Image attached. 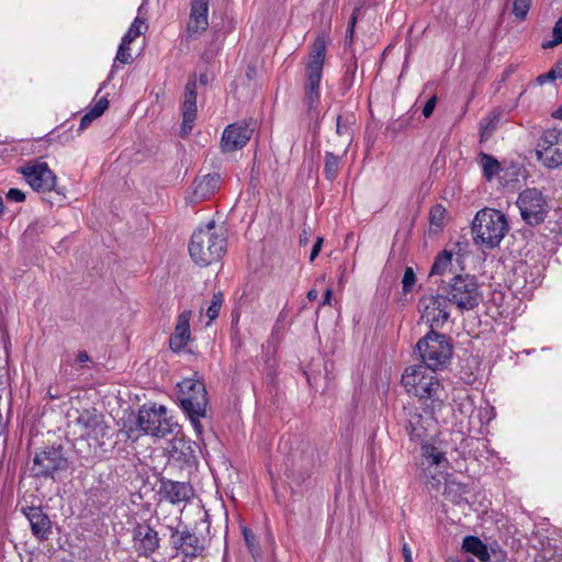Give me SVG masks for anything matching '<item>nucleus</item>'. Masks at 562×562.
<instances>
[{
	"mask_svg": "<svg viewBox=\"0 0 562 562\" xmlns=\"http://www.w3.org/2000/svg\"><path fill=\"white\" fill-rule=\"evenodd\" d=\"M112 436L111 427L103 423L88 432L85 438L76 440V451L85 462H89L92 458H101L109 450L108 441Z\"/></svg>",
	"mask_w": 562,
	"mask_h": 562,
	"instance_id": "obj_14",
	"label": "nucleus"
},
{
	"mask_svg": "<svg viewBox=\"0 0 562 562\" xmlns=\"http://www.w3.org/2000/svg\"><path fill=\"white\" fill-rule=\"evenodd\" d=\"M223 294L221 292L213 294L211 304L207 307L206 315L210 322L214 321L221 311L223 304Z\"/></svg>",
	"mask_w": 562,
	"mask_h": 562,
	"instance_id": "obj_39",
	"label": "nucleus"
},
{
	"mask_svg": "<svg viewBox=\"0 0 562 562\" xmlns=\"http://www.w3.org/2000/svg\"><path fill=\"white\" fill-rule=\"evenodd\" d=\"M221 186V176L218 173H207L203 176L194 186V195L205 200L210 198Z\"/></svg>",
	"mask_w": 562,
	"mask_h": 562,
	"instance_id": "obj_25",
	"label": "nucleus"
},
{
	"mask_svg": "<svg viewBox=\"0 0 562 562\" xmlns=\"http://www.w3.org/2000/svg\"><path fill=\"white\" fill-rule=\"evenodd\" d=\"M359 12H360V8H355L352 11V14L350 16L348 27L346 31V36H345V45L346 46H351V44H352L353 36H355V27H356V24L358 21Z\"/></svg>",
	"mask_w": 562,
	"mask_h": 562,
	"instance_id": "obj_41",
	"label": "nucleus"
},
{
	"mask_svg": "<svg viewBox=\"0 0 562 562\" xmlns=\"http://www.w3.org/2000/svg\"><path fill=\"white\" fill-rule=\"evenodd\" d=\"M323 241H324L323 237H317V239L312 248L311 255H310V261H314L316 259V257L318 256V254L322 249Z\"/></svg>",
	"mask_w": 562,
	"mask_h": 562,
	"instance_id": "obj_48",
	"label": "nucleus"
},
{
	"mask_svg": "<svg viewBox=\"0 0 562 562\" xmlns=\"http://www.w3.org/2000/svg\"><path fill=\"white\" fill-rule=\"evenodd\" d=\"M331 296H333V290L331 289H327L324 293V299H323V305H330V302H331Z\"/></svg>",
	"mask_w": 562,
	"mask_h": 562,
	"instance_id": "obj_53",
	"label": "nucleus"
},
{
	"mask_svg": "<svg viewBox=\"0 0 562 562\" xmlns=\"http://www.w3.org/2000/svg\"><path fill=\"white\" fill-rule=\"evenodd\" d=\"M130 45L131 43L130 42H125V40L122 38L121 41V44L117 48V52H116V56H115V59H114V65L112 67V70L116 67L115 63H121V64H130L132 63V55L130 53Z\"/></svg>",
	"mask_w": 562,
	"mask_h": 562,
	"instance_id": "obj_36",
	"label": "nucleus"
},
{
	"mask_svg": "<svg viewBox=\"0 0 562 562\" xmlns=\"http://www.w3.org/2000/svg\"><path fill=\"white\" fill-rule=\"evenodd\" d=\"M326 56V43L317 37L311 48L304 69L303 104L313 116L321 101V81Z\"/></svg>",
	"mask_w": 562,
	"mask_h": 562,
	"instance_id": "obj_3",
	"label": "nucleus"
},
{
	"mask_svg": "<svg viewBox=\"0 0 562 562\" xmlns=\"http://www.w3.org/2000/svg\"><path fill=\"white\" fill-rule=\"evenodd\" d=\"M190 12L186 25L187 38H198L209 27L210 0H190Z\"/></svg>",
	"mask_w": 562,
	"mask_h": 562,
	"instance_id": "obj_18",
	"label": "nucleus"
},
{
	"mask_svg": "<svg viewBox=\"0 0 562 562\" xmlns=\"http://www.w3.org/2000/svg\"><path fill=\"white\" fill-rule=\"evenodd\" d=\"M67 367H68V364H65V363H63L60 366V370H59L60 379L68 380L67 375L69 373H68V368Z\"/></svg>",
	"mask_w": 562,
	"mask_h": 562,
	"instance_id": "obj_54",
	"label": "nucleus"
},
{
	"mask_svg": "<svg viewBox=\"0 0 562 562\" xmlns=\"http://www.w3.org/2000/svg\"><path fill=\"white\" fill-rule=\"evenodd\" d=\"M76 360L79 363H86V362L90 361V357L87 351L82 350V351L78 352Z\"/></svg>",
	"mask_w": 562,
	"mask_h": 562,
	"instance_id": "obj_52",
	"label": "nucleus"
},
{
	"mask_svg": "<svg viewBox=\"0 0 562 562\" xmlns=\"http://www.w3.org/2000/svg\"><path fill=\"white\" fill-rule=\"evenodd\" d=\"M498 123L497 115L485 117L480 123V140L485 142L487 140L494 131L496 130Z\"/></svg>",
	"mask_w": 562,
	"mask_h": 562,
	"instance_id": "obj_33",
	"label": "nucleus"
},
{
	"mask_svg": "<svg viewBox=\"0 0 562 562\" xmlns=\"http://www.w3.org/2000/svg\"><path fill=\"white\" fill-rule=\"evenodd\" d=\"M26 182L38 192L50 191L56 183V177L46 162L34 160L21 168Z\"/></svg>",
	"mask_w": 562,
	"mask_h": 562,
	"instance_id": "obj_16",
	"label": "nucleus"
},
{
	"mask_svg": "<svg viewBox=\"0 0 562 562\" xmlns=\"http://www.w3.org/2000/svg\"><path fill=\"white\" fill-rule=\"evenodd\" d=\"M450 303L442 292L424 295L418 301L420 319L430 327V330L442 328L450 317Z\"/></svg>",
	"mask_w": 562,
	"mask_h": 562,
	"instance_id": "obj_12",
	"label": "nucleus"
},
{
	"mask_svg": "<svg viewBox=\"0 0 562 562\" xmlns=\"http://www.w3.org/2000/svg\"><path fill=\"white\" fill-rule=\"evenodd\" d=\"M507 231L508 223L505 215L494 209L479 211L472 222L475 244L490 249L499 245Z\"/></svg>",
	"mask_w": 562,
	"mask_h": 562,
	"instance_id": "obj_6",
	"label": "nucleus"
},
{
	"mask_svg": "<svg viewBox=\"0 0 562 562\" xmlns=\"http://www.w3.org/2000/svg\"><path fill=\"white\" fill-rule=\"evenodd\" d=\"M178 400L189 417L194 431L200 437L203 432L201 418L206 415L207 393L202 380L187 378L178 383Z\"/></svg>",
	"mask_w": 562,
	"mask_h": 562,
	"instance_id": "obj_4",
	"label": "nucleus"
},
{
	"mask_svg": "<svg viewBox=\"0 0 562 562\" xmlns=\"http://www.w3.org/2000/svg\"><path fill=\"white\" fill-rule=\"evenodd\" d=\"M415 283H416L415 272H414L413 268L407 267L405 269V271H404V276H403V279H402L403 292L405 294L412 292L413 286L415 285Z\"/></svg>",
	"mask_w": 562,
	"mask_h": 562,
	"instance_id": "obj_42",
	"label": "nucleus"
},
{
	"mask_svg": "<svg viewBox=\"0 0 562 562\" xmlns=\"http://www.w3.org/2000/svg\"><path fill=\"white\" fill-rule=\"evenodd\" d=\"M532 0H514L513 2V13L519 20H525Z\"/></svg>",
	"mask_w": 562,
	"mask_h": 562,
	"instance_id": "obj_40",
	"label": "nucleus"
},
{
	"mask_svg": "<svg viewBox=\"0 0 562 562\" xmlns=\"http://www.w3.org/2000/svg\"><path fill=\"white\" fill-rule=\"evenodd\" d=\"M446 454V448L435 438L420 445V458L417 462L418 470L420 471L419 475L432 486L440 483L437 476L441 475L448 467L449 462Z\"/></svg>",
	"mask_w": 562,
	"mask_h": 562,
	"instance_id": "obj_8",
	"label": "nucleus"
},
{
	"mask_svg": "<svg viewBox=\"0 0 562 562\" xmlns=\"http://www.w3.org/2000/svg\"><path fill=\"white\" fill-rule=\"evenodd\" d=\"M445 215H446V209L442 205L437 204V205L432 206L429 212L430 225L435 226L437 228H441L442 224H443Z\"/></svg>",
	"mask_w": 562,
	"mask_h": 562,
	"instance_id": "obj_38",
	"label": "nucleus"
},
{
	"mask_svg": "<svg viewBox=\"0 0 562 562\" xmlns=\"http://www.w3.org/2000/svg\"><path fill=\"white\" fill-rule=\"evenodd\" d=\"M108 106H109L108 99L105 97H102L94 103V105L92 106L90 112L94 115V117L98 119L99 116H101L104 113V111L108 109Z\"/></svg>",
	"mask_w": 562,
	"mask_h": 562,
	"instance_id": "obj_44",
	"label": "nucleus"
},
{
	"mask_svg": "<svg viewBox=\"0 0 562 562\" xmlns=\"http://www.w3.org/2000/svg\"><path fill=\"white\" fill-rule=\"evenodd\" d=\"M516 204L521 218L530 226L543 223L550 210L548 199L537 188H528L521 191Z\"/></svg>",
	"mask_w": 562,
	"mask_h": 562,
	"instance_id": "obj_11",
	"label": "nucleus"
},
{
	"mask_svg": "<svg viewBox=\"0 0 562 562\" xmlns=\"http://www.w3.org/2000/svg\"><path fill=\"white\" fill-rule=\"evenodd\" d=\"M170 544L179 554L190 559L202 555L205 549L204 539L186 526L182 529L170 527Z\"/></svg>",
	"mask_w": 562,
	"mask_h": 562,
	"instance_id": "obj_15",
	"label": "nucleus"
},
{
	"mask_svg": "<svg viewBox=\"0 0 562 562\" xmlns=\"http://www.w3.org/2000/svg\"><path fill=\"white\" fill-rule=\"evenodd\" d=\"M137 427L146 435L164 438L173 432L177 423L168 417L167 408L164 405L142 406L137 415Z\"/></svg>",
	"mask_w": 562,
	"mask_h": 562,
	"instance_id": "obj_10",
	"label": "nucleus"
},
{
	"mask_svg": "<svg viewBox=\"0 0 562 562\" xmlns=\"http://www.w3.org/2000/svg\"><path fill=\"white\" fill-rule=\"evenodd\" d=\"M553 40L542 44L543 48L553 47L562 43V16L557 21L552 31Z\"/></svg>",
	"mask_w": 562,
	"mask_h": 562,
	"instance_id": "obj_43",
	"label": "nucleus"
},
{
	"mask_svg": "<svg viewBox=\"0 0 562 562\" xmlns=\"http://www.w3.org/2000/svg\"><path fill=\"white\" fill-rule=\"evenodd\" d=\"M159 494L162 499L178 505L188 502L193 496V488L186 482L162 479L160 481Z\"/></svg>",
	"mask_w": 562,
	"mask_h": 562,
	"instance_id": "obj_22",
	"label": "nucleus"
},
{
	"mask_svg": "<svg viewBox=\"0 0 562 562\" xmlns=\"http://www.w3.org/2000/svg\"><path fill=\"white\" fill-rule=\"evenodd\" d=\"M23 513L30 522V527L34 537L38 540L48 539L52 533V524L48 516L41 507H26Z\"/></svg>",
	"mask_w": 562,
	"mask_h": 562,
	"instance_id": "obj_24",
	"label": "nucleus"
},
{
	"mask_svg": "<svg viewBox=\"0 0 562 562\" xmlns=\"http://www.w3.org/2000/svg\"><path fill=\"white\" fill-rule=\"evenodd\" d=\"M552 116L555 119H562V105L552 113Z\"/></svg>",
	"mask_w": 562,
	"mask_h": 562,
	"instance_id": "obj_56",
	"label": "nucleus"
},
{
	"mask_svg": "<svg viewBox=\"0 0 562 562\" xmlns=\"http://www.w3.org/2000/svg\"><path fill=\"white\" fill-rule=\"evenodd\" d=\"M46 395H47L50 400H57V398H60V396H61V394H60L58 391H55V390H54V386H53V385H49V386L47 387Z\"/></svg>",
	"mask_w": 562,
	"mask_h": 562,
	"instance_id": "obj_51",
	"label": "nucleus"
},
{
	"mask_svg": "<svg viewBox=\"0 0 562 562\" xmlns=\"http://www.w3.org/2000/svg\"><path fill=\"white\" fill-rule=\"evenodd\" d=\"M182 137L191 133L193 123L196 117V81L190 79L184 88L183 103H182Z\"/></svg>",
	"mask_w": 562,
	"mask_h": 562,
	"instance_id": "obj_21",
	"label": "nucleus"
},
{
	"mask_svg": "<svg viewBox=\"0 0 562 562\" xmlns=\"http://www.w3.org/2000/svg\"><path fill=\"white\" fill-rule=\"evenodd\" d=\"M558 78H562V63L557 64L546 74L539 75L537 77V82L542 86L544 83L553 82Z\"/></svg>",
	"mask_w": 562,
	"mask_h": 562,
	"instance_id": "obj_37",
	"label": "nucleus"
},
{
	"mask_svg": "<svg viewBox=\"0 0 562 562\" xmlns=\"http://www.w3.org/2000/svg\"><path fill=\"white\" fill-rule=\"evenodd\" d=\"M310 237H311V228L310 227H304L302 229V233L300 235V245L301 246H305L307 245L308 240H310Z\"/></svg>",
	"mask_w": 562,
	"mask_h": 562,
	"instance_id": "obj_49",
	"label": "nucleus"
},
{
	"mask_svg": "<svg viewBox=\"0 0 562 562\" xmlns=\"http://www.w3.org/2000/svg\"><path fill=\"white\" fill-rule=\"evenodd\" d=\"M416 352L422 363L435 371L443 369L452 356V345L446 335L436 330H429L416 344Z\"/></svg>",
	"mask_w": 562,
	"mask_h": 562,
	"instance_id": "obj_7",
	"label": "nucleus"
},
{
	"mask_svg": "<svg viewBox=\"0 0 562 562\" xmlns=\"http://www.w3.org/2000/svg\"><path fill=\"white\" fill-rule=\"evenodd\" d=\"M78 425L82 428L81 438H85L88 432L94 430L101 424L104 423L103 417L99 415L95 409H86L77 418Z\"/></svg>",
	"mask_w": 562,
	"mask_h": 562,
	"instance_id": "obj_28",
	"label": "nucleus"
},
{
	"mask_svg": "<svg viewBox=\"0 0 562 562\" xmlns=\"http://www.w3.org/2000/svg\"><path fill=\"white\" fill-rule=\"evenodd\" d=\"M438 291L442 292L448 302L454 304L460 311H471L482 301V292L475 277L470 274L453 276L448 281H436Z\"/></svg>",
	"mask_w": 562,
	"mask_h": 562,
	"instance_id": "obj_5",
	"label": "nucleus"
},
{
	"mask_svg": "<svg viewBox=\"0 0 562 562\" xmlns=\"http://www.w3.org/2000/svg\"><path fill=\"white\" fill-rule=\"evenodd\" d=\"M355 116L352 114L338 115L336 119V133L339 136H347L351 139Z\"/></svg>",
	"mask_w": 562,
	"mask_h": 562,
	"instance_id": "obj_32",
	"label": "nucleus"
},
{
	"mask_svg": "<svg viewBox=\"0 0 562 562\" xmlns=\"http://www.w3.org/2000/svg\"><path fill=\"white\" fill-rule=\"evenodd\" d=\"M317 296H318V292H317V290H315V289H311V290L307 292V294H306V297H307L310 301H314V300H316V299H317Z\"/></svg>",
	"mask_w": 562,
	"mask_h": 562,
	"instance_id": "obj_55",
	"label": "nucleus"
},
{
	"mask_svg": "<svg viewBox=\"0 0 562 562\" xmlns=\"http://www.w3.org/2000/svg\"><path fill=\"white\" fill-rule=\"evenodd\" d=\"M192 312L186 310L177 316L173 333L169 338V347L173 352H180L191 339L190 319Z\"/></svg>",
	"mask_w": 562,
	"mask_h": 562,
	"instance_id": "obj_23",
	"label": "nucleus"
},
{
	"mask_svg": "<svg viewBox=\"0 0 562 562\" xmlns=\"http://www.w3.org/2000/svg\"><path fill=\"white\" fill-rule=\"evenodd\" d=\"M226 247L224 231L216 229L214 223L211 222L192 234L189 252L196 265L206 267L218 261L225 255Z\"/></svg>",
	"mask_w": 562,
	"mask_h": 562,
	"instance_id": "obj_2",
	"label": "nucleus"
},
{
	"mask_svg": "<svg viewBox=\"0 0 562 562\" xmlns=\"http://www.w3.org/2000/svg\"><path fill=\"white\" fill-rule=\"evenodd\" d=\"M143 29H147L145 20L136 16L122 38L125 40V42L132 43L136 37L143 34Z\"/></svg>",
	"mask_w": 562,
	"mask_h": 562,
	"instance_id": "obj_35",
	"label": "nucleus"
},
{
	"mask_svg": "<svg viewBox=\"0 0 562 562\" xmlns=\"http://www.w3.org/2000/svg\"><path fill=\"white\" fill-rule=\"evenodd\" d=\"M468 486L456 480H447L445 483L443 495L453 504L460 505L467 502Z\"/></svg>",
	"mask_w": 562,
	"mask_h": 562,
	"instance_id": "obj_27",
	"label": "nucleus"
},
{
	"mask_svg": "<svg viewBox=\"0 0 562 562\" xmlns=\"http://www.w3.org/2000/svg\"><path fill=\"white\" fill-rule=\"evenodd\" d=\"M324 160L325 178L329 181H334L340 169V157L330 151H326Z\"/></svg>",
	"mask_w": 562,
	"mask_h": 562,
	"instance_id": "obj_31",
	"label": "nucleus"
},
{
	"mask_svg": "<svg viewBox=\"0 0 562 562\" xmlns=\"http://www.w3.org/2000/svg\"><path fill=\"white\" fill-rule=\"evenodd\" d=\"M402 553H403L404 562H413L412 550L407 543L403 544Z\"/></svg>",
	"mask_w": 562,
	"mask_h": 562,
	"instance_id": "obj_50",
	"label": "nucleus"
},
{
	"mask_svg": "<svg viewBox=\"0 0 562 562\" xmlns=\"http://www.w3.org/2000/svg\"><path fill=\"white\" fill-rule=\"evenodd\" d=\"M243 536L246 542L247 549L254 559L260 557V546L255 533L247 527L243 528Z\"/></svg>",
	"mask_w": 562,
	"mask_h": 562,
	"instance_id": "obj_34",
	"label": "nucleus"
},
{
	"mask_svg": "<svg viewBox=\"0 0 562 562\" xmlns=\"http://www.w3.org/2000/svg\"><path fill=\"white\" fill-rule=\"evenodd\" d=\"M436 102H437V98L436 95H432L427 102L426 104L424 105L423 108V115L425 117H429L434 110H435V106H436Z\"/></svg>",
	"mask_w": 562,
	"mask_h": 562,
	"instance_id": "obj_46",
	"label": "nucleus"
},
{
	"mask_svg": "<svg viewBox=\"0 0 562 562\" xmlns=\"http://www.w3.org/2000/svg\"><path fill=\"white\" fill-rule=\"evenodd\" d=\"M402 385L427 409L436 412L441 408L443 390L435 370L424 364L409 366L402 374Z\"/></svg>",
	"mask_w": 562,
	"mask_h": 562,
	"instance_id": "obj_1",
	"label": "nucleus"
},
{
	"mask_svg": "<svg viewBox=\"0 0 562 562\" xmlns=\"http://www.w3.org/2000/svg\"><path fill=\"white\" fill-rule=\"evenodd\" d=\"M434 413L426 407L425 415L417 412L409 413L405 428L412 441L419 445L428 441L429 431L435 425Z\"/></svg>",
	"mask_w": 562,
	"mask_h": 562,
	"instance_id": "obj_20",
	"label": "nucleus"
},
{
	"mask_svg": "<svg viewBox=\"0 0 562 562\" xmlns=\"http://www.w3.org/2000/svg\"><path fill=\"white\" fill-rule=\"evenodd\" d=\"M68 469V459L61 446L44 447L35 452L30 467L31 474L38 479H55V474Z\"/></svg>",
	"mask_w": 562,
	"mask_h": 562,
	"instance_id": "obj_9",
	"label": "nucleus"
},
{
	"mask_svg": "<svg viewBox=\"0 0 562 562\" xmlns=\"http://www.w3.org/2000/svg\"><path fill=\"white\" fill-rule=\"evenodd\" d=\"M356 69H357V65H356V64H353V65H351V66L348 68V71L350 70V71L352 72V75H353V74H355V71H356Z\"/></svg>",
	"mask_w": 562,
	"mask_h": 562,
	"instance_id": "obj_58",
	"label": "nucleus"
},
{
	"mask_svg": "<svg viewBox=\"0 0 562 562\" xmlns=\"http://www.w3.org/2000/svg\"><path fill=\"white\" fill-rule=\"evenodd\" d=\"M133 549L138 557L148 558L154 554L160 546L158 532L147 522H138L132 530Z\"/></svg>",
	"mask_w": 562,
	"mask_h": 562,
	"instance_id": "obj_17",
	"label": "nucleus"
},
{
	"mask_svg": "<svg viewBox=\"0 0 562 562\" xmlns=\"http://www.w3.org/2000/svg\"><path fill=\"white\" fill-rule=\"evenodd\" d=\"M7 199L11 202H23L25 200V193L20 189L12 188L7 192Z\"/></svg>",
	"mask_w": 562,
	"mask_h": 562,
	"instance_id": "obj_45",
	"label": "nucleus"
},
{
	"mask_svg": "<svg viewBox=\"0 0 562 562\" xmlns=\"http://www.w3.org/2000/svg\"><path fill=\"white\" fill-rule=\"evenodd\" d=\"M95 119L97 117H94V115L90 111L86 113L80 120L78 132H81L85 128H87Z\"/></svg>",
	"mask_w": 562,
	"mask_h": 562,
	"instance_id": "obj_47",
	"label": "nucleus"
},
{
	"mask_svg": "<svg viewBox=\"0 0 562 562\" xmlns=\"http://www.w3.org/2000/svg\"><path fill=\"white\" fill-rule=\"evenodd\" d=\"M480 164L483 169V176L487 181H491L501 171V164L492 155L481 151L479 154Z\"/></svg>",
	"mask_w": 562,
	"mask_h": 562,
	"instance_id": "obj_30",
	"label": "nucleus"
},
{
	"mask_svg": "<svg viewBox=\"0 0 562 562\" xmlns=\"http://www.w3.org/2000/svg\"><path fill=\"white\" fill-rule=\"evenodd\" d=\"M254 128L246 122H236L226 126L222 134L221 148L223 153H234L244 148L250 140Z\"/></svg>",
	"mask_w": 562,
	"mask_h": 562,
	"instance_id": "obj_19",
	"label": "nucleus"
},
{
	"mask_svg": "<svg viewBox=\"0 0 562 562\" xmlns=\"http://www.w3.org/2000/svg\"><path fill=\"white\" fill-rule=\"evenodd\" d=\"M462 549L476 557L482 562L490 560V553L485 543L475 536H467L462 542Z\"/></svg>",
	"mask_w": 562,
	"mask_h": 562,
	"instance_id": "obj_26",
	"label": "nucleus"
},
{
	"mask_svg": "<svg viewBox=\"0 0 562 562\" xmlns=\"http://www.w3.org/2000/svg\"><path fill=\"white\" fill-rule=\"evenodd\" d=\"M452 269V254L443 250L438 254L435 262L431 267L429 277H445L447 273H450Z\"/></svg>",
	"mask_w": 562,
	"mask_h": 562,
	"instance_id": "obj_29",
	"label": "nucleus"
},
{
	"mask_svg": "<svg viewBox=\"0 0 562 562\" xmlns=\"http://www.w3.org/2000/svg\"><path fill=\"white\" fill-rule=\"evenodd\" d=\"M200 82H201L202 85H206V83H207V75H206V74H202V75L200 76Z\"/></svg>",
	"mask_w": 562,
	"mask_h": 562,
	"instance_id": "obj_57",
	"label": "nucleus"
},
{
	"mask_svg": "<svg viewBox=\"0 0 562 562\" xmlns=\"http://www.w3.org/2000/svg\"><path fill=\"white\" fill-rule=\"evenodd\" d=\"M538 160L547 168L562 166V130L547 128L542 132L536 146Z\"/></svg>",
	"mask_w": 562,
	"mask_h": 562,
	"instance_id": "obj_13",
	"label": "nucleus"
}]
</instances>
